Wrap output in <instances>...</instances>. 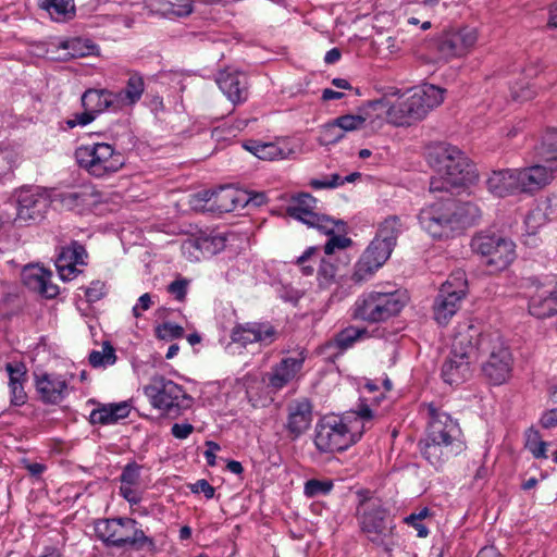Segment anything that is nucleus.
<instances>
[{
	"mask_svg": "<svg viewBox=\"0 0 557 557\" xmlns=\"http://www.w3.org/2000/svg\"><path fill=\"white\" fill-rule=\"evenodd\" d=\"M25 382H9L11 393V405L20 407L27 401V394L24 391Z\"/></svg>",
	"mask_w": 557,
	"mask_h": 557,
	"instance_id": "51",
	"label": "nucleus"
},
{
	"mask_svg": "<svg viewBox=\"0 0 557 557\" xmlns=\"http://www.w3.org/2000/svg\"><path fill=\"white\" fill-rule=\"evenodd\" d=\"M405 306L398 290L368 292L361 294L354 304L352 317L368 323H380L397 315Z\"/></svg>",
	"mask_w": 557,
	"mask_h": 557,
	"instance_id": "13",
	"label": "nucleus"
},
{
	"mask_svg": "<svg viewBox=\"0 0 557 557\" xmlns=\"http://www.w3.org/2000/svg\"><path fill=\"white\" fill-rule=\"evenodd\" d=\"M372 112L376 117L381 116L380 111H374L368 103L360 108L358 114H345L327 122L322 131V138L326 145L336 144L345 136V132H354L362 128L367 120L372 119Z\"/></svg>",
	"mask_w": 557,
	"mask_h": 557,
	"instance_id": "18",
	"label": "nucleus"
},
{
	"mask_svg": "<svg viewBox=\"0 0 557 557\" xmlns=\"http://www.w3.org/2000/svg\"><path fill=\"white\" fill-rule=\"evenodd\" d=\"M356 518L362 533L377 546L386 544V540L395 535L396 524L389 509L383 502L370 495L367 490L358 491Z\"/></svg>",
	"mask_w": 557,
	"mask_h": 557,
	"instance_id": "7",
	"label": "nucleus"
},
{
	"mask_svg": "<svg viewBox=\"0 0 557 557\" xmlns=\"http://www.w3.org/2000/svg\"><path fill=\"white\" fill-rule=\"evenodd\" d=\"M96 533L107 547L141 550L154 546L153 540L145 534L138 522L128 517L102 520L96 525Z\"/></svg>",
	"mask_w": 557,
	"mask_h": 557,
	"instance_id": "9",
	"label": "nucleus"
},
{
	"mask_svg": "<svg viewBox=\"0 0 557 557\" xmlns=\"http://www.w3.org/2000/svg\"><path fill=\"white\" fill-rule=\"evenodd\" d=\"M320 249L318 246L308 247L293 262L304 276H312L315 272V265L320 261Z\"/></svg>",
	"mask_w": 557,
	"mask_h": 557,
	"instance_id": "36",
	"label": "nucleus"
},
{
	"mask_svg": "<svg viewBox=\"0 0 557 557\" xmlns=\"http://www.w3.org/2000/svg\"><path fill=\"white\" fill-rule=\"evenodd\" d=\"M482 341L481 332L474 325H468L467 330L455 335L449 356L441 370V376L446 384L458 386L471 377V366L478 358Z\"/></svg>",
	"mask_w": 557,
	"mask_h": 557,
	"instance_id": "6",
	"label": "nucleus"
},
{
	"mask_svg": "<svg viewBox=\"0 0 557 557\" xmlns=\"http://www.w3.org/2000/svg\"><path fill=\"white\" fill-rule=\"evenodd\" d=\"M428 426L418 442L422 458L440 471L454 457L466 449L461 428L456 419L436 407L426 405Z\"/></svg>",
	"mask_w": 557,
	"mask_h": 557,
	"instance_id": "1",
	"label": "nucleus"
},
{
	"mask_svg": "<svg viewBox=\"0 0 557 557\" xmlns=\"http://www.w3.org/2000/svg\"><path fill=\"white\" fill-rule=\"evenodd\" d=\"M472 251L484 258L485 264L492 271L507 269L516 259L515 243L494 232H479L470 243Z\"/></svg>",
	"mask_w": 557,
	"mask_h": 557,
	"instance_id": "14",
	"label": "nucleus"
},
{
	"mask_svg": "<svg viewBox=\"0 0 557 557\" xmlns=\"http://www.w3.org/2000/svg\"><path fill=\"white\" fill-rule=\"evenodd\" d=\"M96 115L89 111L84 110L82 113H75L72 119H69L65 123L69 128L76 126H86L96 120Z\"/></svg>",
	"mask_w": 557,
	"mask_h": 557,
	"instance_id": "54",
	"label": "nucleus"
},
{
	"mask_svg": "<svg viewBox=\"0 0 557 557\" xmlns=\"http://www.w3.org/2000/svg\"><path fill=\"white\" fill-rule=\"evenodd\" d=\"M373 418V411L368 405H362L355 417V420L351 421L355 430L357 431V425L361 423L360 420L370 421Z\"/></svg>",
	"mask_w": 557,
	"mask_h": 557,
	"instance_id": "62",
	"label": "nucleus"
},
{
	"mask_svg": "<svg viewBox=\"0 0 557 557\" xmlns=\"http://www.w3.org/2000/svg\"><path fill=\"white\" fill-rule=\"evenodd\" d=\"M112 405V414L114 419V423L121 419L128 417L131 412L129 405L126 401L111 404Z\"/></svg>",
	"mask_w": 557,
	"mask_h": 557,
	"instance_id": "60",
	"label": "nucleus"
},
{
	"mask_svg": "<svg viewBox=\"0 0 557 557\" xmlns=\"http://www.w3.org/2000/svg\"><path fill=\"white\" fill-rule=\"evenodd\" d=\"M367 334L368 331L366 329H359L350 325L339 331L334 336L333 343L339 350H346L350 348L359 338Z\"/></svg>",
	"mask_w": 557,
	"mask_h": 557,
	"instance_id": "38",
	"label": "nucleus"
},
{
	"mask_svg": "<svg viewBox=\"0 0 557 557\" xmlns=\"http://www.w3.org/2000/svg\"><path fill=\"white\" fill-rule=\"evenodd\" d=\"M317 203L318 200L309 193L295 194L290 197L286 214L320 233H332L333 218L315 212Z\"/></svg>",
	"mask_w": 557,
	"mask_h": 557,
	"instance_id": "16",
	"label": "nucleus"
},
{
	"mask_svg": "<svg viewBox=\"0 0 557 557\" xmlns=\"http://www.w3.org/2000/svg\"><path fill=\"white\" fill-rule=\"evenodd\" d=\"M168 12L177 17H186L193 12V0H171Z\"/></svg>",
	"mask_w": 557,
	"mask_h": 557,
	"instance_id": "49",
	"label": "nucleus"
},
{
	"mask_svg": "<svg viewBox=\"0 0 557 557\" xmlns=\"http://www.w3.org/2000/svg\"><path fill=\"white\" fill-rule=\"evenodd\" d=\"M513 358L508 346L496 343L492 346L487 360L482 364V372L492 385L507 382L512 371Z\"/></svg>",
	"mask_w": 557,
	"mask_h": 557,
	"instance_id": "20",
	"label": "nucleus"
},
{
	"mask_svg": "<svg viewBox=\"0 0 557 557\" xmlns=\"http://www.w3.org/2000/svg\"><path fill=\"white\" fill-rule=\"evenodd\" d=\"M189 488L194 494L202 493L207 499L213 498L215 492L214 487L206 479L197 480L189 485Z\"/></svg>",
	"mask_w": 557,
	"mask_h": 557,
	"instance_id": "55",
	"label": "nucleus"
},
{
	"mask_svg": "<svg viewBox=\"0 0 557 557\" xmlns=\"http://www.w3.org/2000/svg\"><path fill=\"white\" fill-rule=\"evenodd\" d=\"M16 166V154L12 150H0V177L11 174Z\"/></svg>",
	"mask_w": 557,
	"mask_h": 557,
	"instance_id": "48",
	"label": "nucleus"
},
{
	"mask_svg": "<svg viewBox=\"0 0 557 557\" xmlns=\"http://www.w3.org/2000/svg\"><path fill=\"white\" fill-rule=\"evenodd\" d=\"M75 159L79 168L99 178L117 172L126 161L124 154L108 143L82 145L75 150Z\"/></svg>",
	"mask_w": 557,
	"mask_h": 557,
	"instance_id": "12",
	"label": "nucleus"
},
{
	"mask_svg": "<svg viewBox=\"0 0 557 557\" xmlns=\"http://www.w3.org/2000/svg\"><path fill=\"white\" fill-rule=\"evenodd\" d=\"M301 296L302 293L298 289L287 288L286 286L281 289V298L292 304H297Z\"/></svg>",
	"mask_w": 557,
	"mask_h": 557,
	"instance_id": "64",
	"label": "nucleus"
},
{
	"mask_svg": "<svg viewBox=\"0 0 557 557\" xmlns=\"http://www.w3.org/2000/svg\"><path fill=\"white\" fill-rule=\"evenodd\" d=\"M35 387L45 404H59L65 397L66 382L54 374L44 373L35 376Z\"/></svg>",
	"mask_w": 557,
	"mask_h": 557,
	"instance_id": "25",
	"label": "nucleus"
},
{
	"mask_svg": "<svg viewBox=\"0 0 557 557\" xmlns=\"http://www.w3.org/2000/svg\"><path fill=\"white\" fill-rule=\"evenodd\" d=\"M468 284L463 272L457 271L442 284L433 302V318L446 325L457 313L467 295Z\"/></svg>",
	"mask_w": 557,
	"mask_h": 557,
	"instance_id": "15",
	"label": "nucleus"
},
{
	"mask_svg": "<svg viewBox=\"0 0 557 557\" xmlns=\"http://www.w3.org/2000/svg\"><path fill=\"white\" fill-rule=\"evenodd\" d=\"M51 275L50 271L35 264L25 265L21 273L23 284L34 292H38L45 280L51 278Z\"/></svg>",
	"mask_w": 557,
	"mask_h": 557,
	"instance_id": "33",
	"label": "nucleus"
},
{
	"mask_svg": "<svg viewBox=\"0 0 557 557\" xmlns=\"http://www.w3.org/2000/svg\"><path fill=\"white\" fill-rule=\"evenodd\" d=\"M476 39L478 35L474 28L449 27L433 35L425 42V49L434 62H447L453 58L466 55Z\"/></svg>",
	"mask_w": 557,
	"mask_h": 557,
	"instance_id": "11",
	"label": "nucleus"
},
{
	"mask_svg": "<svg viewBox=\"0 0 557 557\" xmlns=\"http://www.w3.org/2000/svg\"><path fill=\"white\" fill-rule=\"evenodd\" d=\"M106 295V284L102 281H94L85 289V297L88 302H96Z\"/></svg>",
	"mask_w": 557,
	"mask_h": 557,
	"instance_id": "52",
	"label": "nucleus"
},
{
	"mask_svg": "<svg viewBox=\"0 0 557 557\" xmlns=\"http://www.w3.org/2000/svg\"><path fill=\"white\" fill-rule=\"evenodd\" d=\"M38 293L46 298H54L59 294V288L57 285L52 284L50 278L45 280L42 287L38 289Z\"/></svg>",
	"mask_w": 557,
	"mask_h": 557,
	"instance_id": "63",
	"label": "nucleus"
},
{
	"mask_svg": "<svg viewBox=\"0 0 557 557\" xmlns=\"http://www.w3.org/2000/svg\"><path fill=\"white\" fill-rule=\"evenodd\" d=\"M145 90V83L141 75L138 73L131 74L126 86L119 92H114L116 97V106H133L138 102Z\"/></svg>",
	"mask_w": 557,
	"mask_h": 557,
	"instance_id": "29",
	"label": "nucleus"
},
{
	"mask_svg": "<svg viewBox=\"0 0 557 557\" xmlns=\"http://www.w3.org/2000/svg\"><path fill=\"white\" fill-rule=\"evenodd\" d=\"M337 273L336 265L326 258L320 257L317 278L321 287H329L335 282Z\"/></svg>",
	"mask_w": 557,
	"mask_h": 557,
	"instance_id": "43",
	"label": "nucleus"
},
{
	"mask_svg": "<svg viewBox=\"0 0 557 557\" xmlns=\"http://www.w3.org/2000/svg\"><path fill=\"white\" fill-rule=\"evenodd\" d=\"M144 393L153 408L173 419L189 409L194 401L183 386L163 375L152 376L144 387Z\"/></svg>",
	"mask_w": 557,
	"mask_h": 557,
	"instance_id": "10",
	"label": "nucleus"
},
{
	"mask_svg": "<svg viewBox=\"0 0 557 557\" xmlns=\"http://www.w3.org/2000/svg\"><path fill=\"white\" fill-rule=\"evenodd\" d=\"M216 83L222 92L234 104L242 103L248 98L247 77L240 73L222 71L218 74Z\"/></svg>",
	"mask_w": 557,
	"mask_h": 557,
	"instance_id": "26",
	"label": "nucleus"
},
{
	"mask_svg": "<svg viewBox=\"0 0 557 557\" xmlns=\"http://www.w3.org/2000/svg\"><path fill=\"white\" fill-rule=\"evenodd\" d=\"M285 411L283 431L285 437L294 442L310 429L313 419V404L309 398L300 397L288 401Z\"/></svg>",
	"mask_w": 557,
	"mask_h": 557,
	"instance_id": "17",
	"label": "nucleus"
},
{
	"mask_svg": "<svg viewBox=\"0 0 557 557\" xmlns=\"http://www.w3.org/2000/svg\"><path fill=\"white\" fill-rule=\"evenodd\" d=\"M540 423L544 429L557 428V408L545 411L540 419Z\"/></svg>",
	"mask_w": 557,
	"mask_h": 557,
	"instance_id": "59",
	"label": "nucleus"
},
{
	"mask_svg": "<svg viewBox=\"0 0 557 557\" xmlns=\"http://www.w3.org/2000/svg\"><path fill=\"white\" fill-rule=\"evenodd\" d=\"M481 216L480 208L470 201L454 197L441 198L418 214L420 226L433 238H450L473 225Z\"/></svg>",
	"mask_w": 557,
	"mask_h": 557,
	"instance_id": "2",
	"label": "nucleus"
},
{
	"mask_svg": "<svg viewBox=\"0 0 557 557\" xmlns=\"http://www.w3.org/2000/svg\"><path fill=\"white\" fill-rule=\"evenodd\" d=\"M243 147L261 160L272 161L278 157V146L274 141L246 140Z\"/></svg>",
	"mask_w": 557,
	"mask_h": 557,
	"instance_id": "35",
	"label": "nucleus"
},
{
	"mask_svg": "<svg viewBox=\"0 0 557 557\" xmlns=\"http://www.w3.org/2000/svg\"><path fill=\"white\" fill-rule=\"evenodd\" d=\"M134 485L121 484L120 495L126 499L129 504L136 505L140 502V497L137 492L133 488Z\"/></svg>",
	"mask_w": 557,
	"mask_h": 557,
	"instance_id": "58",
	"label": "nucleus"
},
{
	"mask_svg": "<svg viewBox=\"0 0 557 557\" xmlns=\"http://www.w3.org/2000/svg\"><path fill=\"white\" fill-rule=\"evenodd\" d=\"M85 200L86 196L84 194L74 190L59 191L50 196L51 205L62 210H74L84 205Z\"/></svg>",
	"mask_w": 557,
	"mask_h": 557,
	"instance_id": "37",
	"label": "nucleus"
},
{
	"mask_svg": "<svg viewBox=\"0 0 557 557\" xmlns=\"http://www.w3.org/2000/svg\"><path fill=\"white\" fill-rule=\"evenodd\" d=\"M276 331L268 323L247 322L233 327L231 338L234 343L247 346L251 343L269 344L274 341Z\"/></svg>",
	"mask_w": 557,
	"mask_h": 557,
	"instance_id": "22",
	"label": "nucleus"
},
{
	"mask_svg": "<svg viewBox=\"0 0 557 557\" xmlns=\"http://www.w3.org/2000/svg\"><path fill=\"white\" fill-rule=\"evenodd\" d=\"M5 370L9 374V382H26L27 369L23 362L7 363Z\"/></svg>",
	"mask_w": 557,
	"mask_h": 557,
	"instance_id": "50",
	"label": "nucleus"
},
{
	"mask_svg": "<svg viewBox=\"0 0 557 557\" xmlns=\"http://www.w3.org/2000/svg\"><path fill=\"white\" fill-rule=\"evenodd\" d=\"M393 249L374 237L366 248L351 275L355 283L368 281L388 260Z\"/></svg>",
	"mask_w": 557,
	"mask_h": 557,
	"instance_id": "19",
	"label": "nucleus"
},
{
	"mask_svg": "<svg viewBox=\"0 0 557 557\" xmlns=\"http://www.w3.org/2000/svg\"><path fill=\"white\" fill-rule=\"evenodd\" d=\"M510 94L513 100L520 102L531 100L535 96V91L528 85L512 86Z\"/></svg>",
	"mask_w": 557,
	"mask_h": 557,
	"instance_id": "56",
	"label": "nucleus"
},
{
	"mask_svg": "<svg viewBox=\"0 0 557 557\" xmlns=\"http://www.w3.org/2000/svg\"><path fill=\"white\" fill-rule=\"evenodd\" d=\"M87 251L84 245L73 240L69 246L63 247L55 260V267L63 281H70L76 276V265H85Z\"/></svg>",
	"mask_w": 557,
	"mask_h": 557,
	"instance_id": "23",
	"label": "nucleus"
},
{
	"mask_svg": "<svg viewBox=\"0 0 557 557\" xmlns=\"http://www.w3.org/2000/svg\"><path fill=\"white\" fill-rule=\"evenodd\" d=\"M154 333L159 339L172 341L183 337L184 329L173 322H163L156 327Z\"/></svg>",
	"mask_w": 557,
	"mask_h": 557,
	"instance_id": "45",
	"label": "nucleus"
},
{
	"mask_svg": "<svg viewBox=\"0 0 557 557\" xmlns=\"http://www.w3.org/2000/svg\"><path fill=\"white\" fill-rule=\"evenodd\" d=\"M426 160L438 176L430 181L431 193H449L456 187L472 184L478 178L475 165L458 147L445 141L428 146Z\"/></svg>",
	"mask_w": 557,
	"mask_h": 557,
	"instance_id": "3",
	"label": "nucleus"
},
{
	"mask_svg": "<svg viewBox=\"0 0 557 557\" xmlns=\"http://www.w3.org/2000/svg\"><path fill=\"white\" fill-rule=\"evenodd\" d=\"M333 487L334 482L330 479H310L305 483L304 493L307 497L314 498L330 494Z\"/></svg>",
	"mask_w": 557,
	"mask_h": 557,
	"instance_id": "42",
	"label": "nucleus"
},
{
	"mask_svg": "<svg viewBox=\"0 0 557 557\" xmlns=\"http://www.w3.org/2000/svg\"><path fill=\"white\" fill-rule=\"evenodd\" d=\"M306 358L307 351L301 347L281 351V388L300 379Z\"/></svg>",
	"mask_w": 557,
	"mask_h": 557,
	"instance_id": "27",
	"label": "nucleus"
},
{
	"mask_svg": "<svg viewBox=\"0 0 557 557\" xmlns=\"http://www.w3.org/2000/svg\"><path fill=\"white\" fill-rule=\"evenodd\" d=\"M141 466L135 461L127 463L120 475L122 484L138 485L140 479Z\"/></svg>",
	"mask_w": 557,
	"mask_h": 557,
	"instance_id": "47",
	"label": "nucleus"
},
{
	"mask_svg": "<svg viewBox=\"0 0 557 557\" xmlns=\"http://www.w3.org/2000/svg\"><path fill=\"white\" fill-rule=\"evenodd\" d=\"M554 174V166L542 164H534L524 169L498 170L492 172L486 181V186L497 197L532 193L549 184Z\"/></svg>",
	"mask_w": 557,
	"mask_h": 557,
	"instance_id": "5",
	"label": "nucleus"
},
{
	"mask_svg": "<svg viewBox=\"0 0 557 557\" xmlns=\"http://www.w3.org/2000/svg\"><path fill=\"white\" fill-rule=\"evenodd\" d=\"M51 205L50 196L37 188H23L17 195L16 220L34 223L44 219Z\"/></svg>",
	"mask_w": 557,
	"mask_h": 557,
	"instance_id": "21",
	"label": "nucleus"
},
{
	"mask_svg": "<svg viewBox=\"0 0 557 557\" xmlns=\"http://www.w3.org/2000/svg\"><path fill=\"white\" fill-rule=\"evenodd\" d=\"M89 421L91 424H111L114 423L113 414H112V405H101L100 407L94 409L90 412Z\"/></svg>",
	"mask_w": 557,
	"mask_h": 557,
	"instance_id": "46",
	"label": "nucleus"
},
{
	"mask_svg": "<svg viewBox=\"0 0 557 557\" xmlns=\"http://www.w3.org/2000/svg\"><path fill=\"white\" fill-rule=\"evenodd\" d=\"M348 418L338 414H326L318 420L314 428L313 443L320 453H342L360 440L361 431L356 432Z\"/></svg>",
	"mask_w": 557,
	"mask_h": 557,
	"instance_id": "8",
	"label": "nucleus"
},
{
	"mask_svg": "<svg viewBox=\"0 0 557 557\" xmlns=\"http://www.w3.org/2000/svg\"><path fill=\"white\" fill-rule=\"evenodd\" d=\"M249 205V195L230 186L220 187L215 193V200L207 210L213 213H227L243 209Z\"/></svg>",
	"mask_w": 557,
	"mask_h": 557,
	"instance_id": "24",
	"label": "nucleus"
},
{
	"mask_svg": "<svg viewBox=\"0 0 557 557\" xmlns=\"http://www.w3.org/2000/svg\"><path fill=\"white\" fill-rule=\"evenodd\" d=\"M525 447L531 451L535 459H546L547 443L542 440V436L534 428L528 429L525 432Z\"/></svg>",
	"mask_w": 557,
	"mask_h": 557,
	"instance_id": "41",
	"label": "nucleus"
},
{
	"mask_svg": "<svg viewBox=\"0 0 557 557\" xmlns=\"http://www.w3.org/2000/svg\"><path fill=\"white\" fill-rule=\"evenodd\" d=\"M331 225L332 233H323L324 235L329 236V239L323 247L324 253L327 256L333 255L336 249H346L352 244L351 238L346 237L345 235L335 234V231H346V222H344L343 220L333 219Z\"/></svg>",
	"mask_w": 557,
	"mask_h": 557,
	"instance_id": "32",
	"label": "nucleus"
},
{
	"mask_svg": "<svg viewBox=\"0 0 557 557\" xmlns=\"http://www.w3.org/2000/svg\"><path fill=\"white\" fill-rule=\"evenodd\" d=\"M194 431V426L190 423H175L172 425L171 433L175 438L185 440Z\"/></svg>",
	"mask_w": 557,
	"mask_h": 557,
	"instance_id": "57",
	"label": "nucleus"
},
{
	"mask_svg": "<svg viewBox=\"0 0 557 557\" xmlns=\"http://www.w3.org/2000/svg\"><path fill=\"white\" fill-rule=\"evenodd\" d=\"M431 516L428 507L422 508L419 512H412L404 518V522L414 530L419 537H426L429 535V529L422 523V520Z\"/></svg>",
	"mask_w": 557,
	"mask_h": 557,
	"instance_id": "44",
	"label": "nucleus"
},
{
	"mask_svg": "<svg viewBox=\"0 0 557 557\" xmlns=\"http://www.w3.org/2000/svg\"><path fill=\"white\" fill-rule=\"evenodd\" d=\"M405 228V224L398 215H389L379 225L375 237L394 250L397 239Z\"/></svg>",
	"mask_w": 557,
	"mask_h": 557,
	"instance_id": "30",
	"label": "nucleus"
},
{
	"mask_svg": "<svg viewBox=\"0 0 557 557\" xmlns=\"http://www.w3.org/2000/svg\"><path fill=\"white\" fill-rule=\"evenodd\" d=\"M187 286L188 281L186 278H177L168 285L166 290L173 295L176 300L183 301L187 294Z\"/></svg>",
	"mask_w": 557,
	"mask_h": 557,
	"instance_id": "53",
	"label": "nucleus"
},
{
	"mask_svg": "<svg viewBox=\"0 0 557 557\" xmlns=\"http://www.w3.org/2000/svg\"><path fill=\"white\" fill-rule=\"evenodd\" d=\"M38 5L57 22L71 20L75 15L74 0H39Z\"/></svg>",
	"mask_w": 557,
	"mask_h": 557,
	"instance_id": "31",
	"label": "nucleus"
},
{
	"mask_svg": "<svg viewBox=\"0 0 557 557\" xmlns=\"http://www.w3.org/2000/svg\"><path fill=\"white\" fill-rule=\"evenodd\" d=\"M207 450L205 451V458L208 466H215V453L220 450V445L213 441L206 442Z\"/></svg>",
	"mask_w": 557,
	"mask_h": 557,
	"instance_id": "61",
	"label": "nucleus"
},
{
	"mask_svg": "<svg viewBox=\"0 0 557 557\" xmlns=\"http://www.w3.org/2000/svg\"><path fill=\"white\" fill-rule=\"evenodd\" d=\"M84 110L98 116L108 109L116 110V97L108 89H87L81 98Z\"/></svg>",
	"mask_w": 557,
	"mask_h": 557,
	"instance_id": "28",
	"label": "nucleus"
},
{
	"mask_svg": "<svg viewBox=\"0 0 557 557\" xmlns=\"http://www.w3.org/2000/svg\"><path fill=\"white\" fill-rule=\"evenodd\" d=\"M444 89L425 84L413 88L408 97L399 98L389 104L384 98L368 101V107L374 111L386 113L388 121L396 126H410L423 120L431 110L444 100Z\"/></svg>",
	"mask_w": 557,
	"mask_h": 557,
	"instance_id": "4",
	"label": "nucleus"
},
{
	"mask_svg": "<svg viewBox=\"0 0 557 557\" xmlns=\"http://www.w3.org/2000/svg\"><path fill=\"white\" fill-rule=\"evenodd\" d=\"M88 361L94 368L112 366L116 362L115 349L110 342H103L102 351L92 350Z\"/></svg>",
	"mask_w": 557,
	"mask_h": 557,
	"instance_id": "40",
	"label": "nucleus"
},
{
	"mask_svg": "<svg viewBox=\"0 0 557 557\" xmlns=\"http://www.w3.org/2000/svg\"><path fill=\"white\" fill-rule=\"evenodd\" d=\"M541 157L548 162L547 166H554L557 171V129H549L545 133L541 145Z\"/></svg>",
	"mask_w": 557,
	"mask_h": 557,
	"instance_id": "39",
	"label": "nucleus"
},
{
	"mask_svg": "<svg viewBox=\"0 0 557 557\" xmlns=\"http://www.w3.org/2000/svg\"><path fill=\"white\" fill-rule=\"evenodd\" d=\"M226 237L221 233L201 234L195 240V246L208 256L216 255L225 247Z\"/></svg>",
	"mask_w": 557,
	"mask_h": 557,
	"instance_id": "34",
	"label": "nucleus"
}]
</instances>
